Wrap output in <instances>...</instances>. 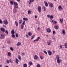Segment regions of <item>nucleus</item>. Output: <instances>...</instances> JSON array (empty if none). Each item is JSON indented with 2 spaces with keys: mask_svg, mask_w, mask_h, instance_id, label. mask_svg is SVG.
I'll use <instances>...</instances> for the list:
<instances>
[{
  "mask_svg": "<svg viewBox=\"0 0 67 67\" xmlns=\"http://www.w3.org/2000/svg\"><path fill=\"white\" fill-rule=\"evenodd\" d=\"M1 31H2V32H6L7 33V34L8 35L9 34L8 31L6 30L5 31V29H4V28L3 27L1 28Z\"/></svg>",
  "mask_w": 67,
  "mask_h": 67,
  "instance_id": "nucleus-1",
  "label": "nucleus"
},
{
  "mask_svg": "<svg viewBox=\"0 0 67 67\" xmlns=\"http://www.w3.org/2000/svg\"><path fill=\"white\" fill-rule=\"evenodd\" d=\"M1 39H3L4 38V34H2L0 36Z\"/></svg>",
  "mask_w": 67,
  "mask_h": 67,
  "instance_id": "nucleus-2",
  "label": "nucleus"
},
{
  "mask_svg": "<svg viewBox=\"0 0 67 67\" xmlns=\"http://www.w3.org/2000/svg\"><path fill=\"white\" fill-rule=\"evenodd\" d=\"M3 23L5 25H7L8 24V22L7 20H4L3 21Z\"/></svg>",
  "mask_w": 67,
  "mask_h": 67,
  "instance_id": "nucleus-3",
  "label": "nucleus"
},
{
  "mask_svg": "<svg viewBox=\"0 0 67 67\" xmlns=\"http://www.w3.org/2000/svg\"><path fill=\"white\" fill-rule=\"evenodd\" d=\"M41 9H42V8L40 6H38V11L39 12H40L41 11Z\"/></svg>",
  "mask_w": 67,
  "mask_h": 67,
  "instance_id": "nucleus-4",
  "label": "nucleus"
},
{
  "mask_svg": "<svg viewBox=\"0 0 67 67\" xmlns=\"http://www.w3.org/2000/svg\"><path fill=\"white\" fill-rule=\"evenodd\" d=\"M17 12V9L16 8H14L13 9V13H16Z\"/></svg>",
  "mask_w": 67,
  "mask_h": 67,
  "instance_id": "nucleus-5",
  "label": "nucleus"
},
{
  "mask_svg": "<svg viewBox=\"0 0 67 67\" xmlns=\"http://www.w3.org/2000/svg\"><path fill=\"white\" fill-rule=\"evenodd\" d=\"M33 2H34V0H30V1H29L28 2L29 4H31Z\"/></svg>",
  "mask_w": 67,
  "mask_h": 67,
  "instance_id": "nucleus-6",
  "label": "nucleus"
},
{
  "mask_svg": "<svg viewBox=\"0 0 67 67\" xmlns=\"http://www.w3.org/2000/svg\"><path fill=\"white\" fill-rule=\"evenodd\" d=\"M49 6L50 8L53 7V4L52 3H50L49 4Z\"/></svg>",
  "mask_w": 67,
  "mask_h": 67,
  "instance_id": "nucleus-7",
  "label": "nucleus"
},
{
  "mask_svg": "<svg viewBox=\"0 0 67 67\" xmlns=\"http://www.w3.org/2000/svg\"><path fill=\"white\" fill-rule=\"evenodd\" d=\"M62 33L63 35H65L66 34V31L65 30L63 29L62 32Z\"/></svg>",
  "mask_w": 67,
  "mask_h": 67,
  "instance_id": "nucleus-8",
  "label": "nucleus"
},
{
  "mask_svg": "<svg viewBox=\"0 0 67 67\" xmlns=\"http://www.w3.org/2000/svg\"><path fill=\"white\" fill-rule=\"evenodd\" d=\"M48 52L49 54V55L50 56H51V55H52V52H51V51H48Z\"/></svg>",
  "mask_w": 67,
  "mask_h": 67,
  "instance_id": "nucleus-9",
  "label": "nucleus"
},
{
  "mask_svg": "<svg viewBox=\"0 0 67 67\" xmlns=\"http://www.w3.org/2000/svg\"><path fill=\"white\" fill-rule=\"evenodd\" d=\"M47 32L48 33H51V29L49 28H47Z\"/></svg>",
  "mask_w": 67,
  "mask_h": 67,
  "instance_id": "nucleus-10",
  "label": "nucleus"
},
{
  "mask_svg": "<svg viewBox=\"0 0 67 67\" xmlns=\"http://www.w3.org/2000/svg\"><path fill=\"white\" fill-rule=\"evenodd\" d=\"M44 2L45 3V5L46 6V7H48V4L47 2H46L45 1H44Z\"/></svg>",
  "mask_w": 67,
  "mask_h": 67,
  "instance_id": "nucleus-11",
  "label": "nucleus"
},
{
  "mask_svg": "<svg viewBox=\"0 0 67 67\" xmlns=\"http://www.w3.org/2000/svg\"><path fill=\"white\" fill-rule=\"evenodd\" d=\"M34 59H37L38 58V56L37 55H35L34 56Z\"/></svg>",
  "mask_w": 67,
  "mask_h": 67,
  "instance_id": "nucleus-12",
  "label": "nucleus"
},
{
  "mask_svg": "<svg viewBox=\"0 0 67 67\" xmlns=\"http://www.w3.org/2000/svg\"><path fill=\"white\" fill-rule=\"evenodd\" d=\"M15 59V63H16L17 64H18L19 62V61L18 59L16 58V59Z\"/></svg>",
  "mask_w": 67,
  "mask_h": 67,
  "instance_id": "nucleus-13",
  "label": "nucleus"
},
{
  "mask_svg": "<svg viewBox=\"0 0 67 67\" xmlns=\"http://www.w3.org/2000/svg\"><path fill=\"white\" fill-rule=\"evenodd\" d=\"M10 3L11 4H12V5H13L14 4V2L13 1H10Z\"/></svg>",
  "mask_w": 67,
  "mask_h": 67,
  "instance_id": "nucleus-14",
  "label": "nucleus"
},
{
  "mask_svg": "<svg viewBox=\"0 0 67 67\" xmlns=\"http://www.w3.org/2000/svg\"><path fill=\"white\" fill-rule=\"evenodd\" d=\"M11 33L12 34H14L15 32H14V30H13L11 31Z\"/></svg>",
  "mask_w": 67,
  "mask_h": 67,
  "instance_id": "nucleus-15",
  "label": "nucleus"
},
{
  "mask_svg": "<svg viewBox=\"0 0 67 67\" xmlns=\"http://www.w3.org/2000/svg\"><path fill=\"white\" fill-rule=\"evenodd\" d=\"M56 58L57 60H58V59H59V56L58 55H57L56 56Z\"/></svg>",
  "mask_w": 67,
  "mask_h": 67,
  "instance_id": "nucleus-16",
  "label": "nucleus"
},
{
  "mask_svg": "<svg viewBox=\"0 0 67 67\" xmlns=\"http://www.w3.org/2000/svg\"><path fill=\"white\" fill-rule=\"evenodd\" d=\"M23 20L25 21H27L28 20V19L27 18H23Z\"/></svg>",
  "mask_w": 67,
  "mask_h": 67,
  "instance_id": "nucleus-17",
  "label": "nucleus"
},
{
  "mask_svg": "<svg viewBox=\"0 0 67 67\" xmlns=\"http://www.w3.org/2000/svg\"><path fill=\"white\" fill-rule=\"evenodd\" d=\"M58 8L59 10H62V6H61L60 5L58 7Z\"/></svg>",
  "mask_w": 67,
  "mask_h": 67,
  "instance_id": "nucleus-18",
  "label": "nucleus"
},
{
  "mask_svg": "<svg viewBox=\"0 0 67 67\" xmlns=\"http://www.w3.org/2000/svg\"><path fill=\"white\" fill-rule=\"evenodd\" d=\"M47 44L48 45H51V42L48 41L47 42Z\"/></svg>",
  "mask_w": 67,
  "mask_h": 67,
  "instance_id": "nucleus-19",
  "label": "nucleus"
},
{
  "mask_svg": "<svg viewBox=\"0 0 67 67\" xmlns=\"http://www.w3.org/2000/svg\"><path fill=\"white\" fill-rule=\"evenodd\" d=\"M21 43L20 42H18V43L16 45L17 46H19V45H21Z\"/></svg>",
  "mask_w": 67,
  "mask_h": 67,
  "instance_id": "nucleus-20",
  "label": "nucleus"
},
{
  "mask_svg": "<svg viewBox=\"0 0 67 67\" xmlns=\"http://www.w3.org/2000/svg\"><path fill=\"white\" fill-rule=\"evenodd\" d=\"M63 46H65V48H67V43H65V45H63Z\"/></svg>",
  "mask_w": 67,
  "mask_h": 67,
  "instance_id": "nucleus-21",
  "label": "nucleus"
},
{
  "mask_svg": "<svg viewBox=\"0 0 67 67\" xmlns=\"http://www.w3.org/2000/svg\"><path fill=\"white\" fill-rule=\"evenodd\" d=\"M61 61V60H60L59 59L58 60H57V62L59 64V63H60V62Z\"/></svg>",
  "mask_w": 67,
  "mask_h": 67,
  "instance_id": "nucleus-22",
  "label": "nucleus"
},
{
  "mask_svg": "<svg viewBox=\"0 0 67 67\" xmlns=\"http://www.w3.org/2000/svg\"><path fill=\"white\" fill-rule=\"evenodd\" d=\"M23 27H24V25H21V29L22 30L23 29Z\"/></svg>",
  "mask_w": 67,
  "mask_h": 67,
  "instance_id": "nucleus-23",
  "label": "nucleus"
},
{
  "mask_svg": "<svg viewBox=\"0 0 67 67\" xmlns=\"http://www.w3.org/2000/svg\"><path fill=\"white\" fill-rule=\"evenodd\" d=\"M21 56L20 55H18V59L20 60H21Z\"/></svg>",
  "mask_w": 67,
  "mask_h": 67,
  "instance_id": "nucleus-24",
  "label": "nucleus"
},
{
  "mask_svg": "<svg viewBox=\"0 0 67 67\" xmlns=\"http://www.w3.org/2000/svg\"><path fill=\"white\" fill-rule=\"evenodd\" d=\"M22 20H19V24H21L22 23Z\"/></svg>",
  "mask_w": 67,
  "mask_h": 67,
  "instance_id": "nucleus-25",
  "label": "nucleus"
},
{
  "mask_svg": "<svg viewBox=\"0 0 67 67\" xmlns=\"http://www.w3.org/2000/svg\"><path fill=\"white\" fill-rule=\"evenodd\" d=\"M14 4L15 5H18V3L16 2H14Z\"/></svg>",
  "mask_w": 67,
  "mask_h": 67,
  "instance_id": "nucleus-26",
  "label": "nucleus"
},
{
  "mask_svg": "<svg viewBox=\"0 0 67 67\" xmlns=\"http://www.w3.org/2000/svg\"><path fill=\"white\" fill-rule=\"evenodd\" d=\"M8 55L9 56H11V53L10 52H9L8 53Z\"/></svg>",
  "mask_w": 67,
  "mask_h": 67,
  "instance_id": "nucleus-27",
  "label": "nucleus"
},
{
  "mask_svg": "<svg viewBox=\"0 0 67 67\" xmlns=\"http://www.w3.org/2000/svg\"><path fill=\"white\" fill-rule=\"evenodd\" d=\"M52 22H53L54 23H55V24H56V23H57V21H55L54 20H52Z\"/></svg>",
  "mask_w": 67,
  "mask_h": 67,
  "instance_id": "nucleus-28",
  "label": "nucleus"
},
{
  "mask_svg": "<svg viewBox=\"0 0 67 67\" xmlns=\"http://www.w3.org/2000/svg\"><path fill=\"white\" fill-rule=\"evenodd\" d=\"M23 67H27V64H25L23 65Z\"/></svg>",
  "mask_w": 67,
  "mask_h": 67,
  "instance_id": "nucleus-29",
  "label": "nucleus"
},
{
  "mask_svg": "<svg viewBox=\"0 0 67 67\" xmlns=\"http://www.w3.org/2000/svg\"><path fill=\"white\" fill-rule=\"evenodd\" d=\"M14 7L15 9H18L19 8L18 7V5H15L14 6Z\"/></svg>",
  "mask_w": 67,
  "mask_h": 67,
  "instance_id": "nucleus-30",
  "label": "nucleus"
},
{
  "mask_svg": "<svg viewBox=\"0 0 67 67\" xmlns=\"http://www.w3.org/2000/svg\"><path fill=\"white\" fill-rule=\"evenodd\" d=\"M28 35L29 36H32V33L31 32H29L28 33Z\"/></svg>",
  "mask_w": 67,
  "mask_h": 67,
  "instance_id": "nucleus-31",
  "label": "nucleus"
},
{
  "mask_svg": "<svg viewBox=\"0 0 67 67\" xmlns=\"http://www.w3.org/2000/svg\"><path fill=\"white\" fill-rule=\"evenodd\" d=\"M55 28L57 30V29H58V26H55Z\"/></svg>",
  "mask_w": 67,
  "mask_h": 67,
  "instance_id": "nucleus-32",
  "label": "nucleus"
},
{
  "mask_svg": "<svg viewBox=\"0 0 67 67\" xmlns=\"http://www.w3.org/2000/svg\"><path fill=\"white\" fill-rule=\"evenodd\" d=\"M29 64L30 65H32V64H33V63H32V62H29Z\"/></svg>",
  "mask_w": 67,
  "mask_h": 67,
  "instance_id": "nucleus-33",
  "label": "nucleus"
},
{
  "mask_svg": "<svg viewBox=\"0 0 67 67\" xmlns=\"http://www.w3.org/2000/svg\"><path fill=\"white\" fill-rule=\"evenodd\" d=\"M53 15H51V16L50 17V19H53Z\"/></svg>",
  "mask_w": 67,
  "mask_h": 67,
  "instance_id": "nucleus-34",
  "label": "nucleus"
},
{
  "mask_svg": "<svg viewBox=\"0 0 67 67\" xmlns=\"http://www.w3.org/2000/svg\"><path fill=\"white\" fill-rule=\"evenodd\" d=\"M10 49L12 51H13V50H14V49L12 47H11L10 48Z\"/></svg>",
  "mask_w": 67,
  "mask_h": 67,
  "instance_id": "nucleus-35",
  "label": "nucleus"
},
{
  "mask_svg": "<svg viewBox=\"0 0 67 67\" xmlns=\"http://www.w3.org/2000/svg\"><path fill=\"white\" fill-rule=\"evenodd\" d=\"M43 10L44 11H46V8L44 6H43Z\"/></svg>",
  "mask_w": 67,
  "mask_h": 67,
  "instance_id": "nucleus-36",
  "label": "nucleus"
},
{
  "mask_svg": "<svg viewBox=\"0 0 67 67\" xmlns=\"http://www.w3.org/2000/svg\"><path fill=\"white\" fill-rule=\"evenodd\" d=\"M14 34H12V37L13 38H14V37H15V35H14Z\"/></svg>",
  "mask_w": 67,
  "mask_h": 67,
  "instance_id": "nucleus-37",
  "label": "nucleus"
},
{
  "mask_svg": "<svg viewBox=\"0 0 67 67\" xmlns=\"http://www.w3.org/2000/svg\"><path fill=\"white\" fill-rule=\"evenodd\" d=\"M43 52L45 53V54H46V55H47V52H46V51H44Z\"/></svg>",
  "mask_w": 67,
  "mask_h": 67,
  "instance_id": "nucleus-38",
  "label": "nucleus"
},
{
  "mask_svg": "<svg viewBox=\"0 0 67 67\" xmlns=\"http://www.w3.org/2000/svg\"><path fill=\"white\" fill-rule=\"evenodd\" d=\"M37 67H41V65H40V64H38L37 65Z\"/></svg>",
  "mask_w": 67,
  "mask_h": 67,
  "instance_id": "nucleus-39",
  "label": "nucleus"
},
{
  "mask_svg": "<svg viewBox=\"0 0 67 67\" xmlns=\"http://www.w3.org/2000/svg\"><path fill=\"white\" fill-rule=\"evenodd\" d=\"M25 21L24 20V21L22 25H25Z\"/></svg>",
  "mask_w": 67,
  "mask_h": 67,
  "instance_id": "nucleus-40",
  "label": "nucleus"
},
{
  "mask_svg": "<svg viewBox=\"0 0 67 67\" xmlns=\"http://www.w3.org/2000/svg\"><path fill=\"white\" fill-rule=\"evenodd\" d=\"M15 23L16 26H18V23L17 22L15 21Z\"/></svg>",
  "mask_w": 67,
  "mask_h": 67,
  "instance_id": "nucleus-41",
  "label": "nucleus"
},
{
  "mask_svg": "<svg viewBox=\"0 0 67 67\" xmlns=\"http://www.w3.org/2000/svg\"><path fill=\"white\" fill-rule=\"evenodd\" d=\"M40 58L41 59H43L44 58V57H42L41 56H40Z\"/></svg>",
  "mask_w": 67,
  "mask_h": 67,
  "instance_id": "nucleus-42",
  "label": "nucleus"
},
{
  "mask_svg": "<svg viewBox=\"0 0 67 67\" xmlns=\"http://www.w3.org/2000/svg\"><path fill=\"white\" fill-rule=\"evenodd\" d=\"M40 39V37H38L37 39H36L37 41H38L39 40V39Z\"/></svg>",
  "mask_w": 67,
  "mask_h": 67,
  "instance_id": "nucleus-43",
  "label": "nucleus"
},
{
  "mask_svg": "<svg viewBox=\"0 0 67 67\" xmlns=\"http://www.w3.org/2000/svg\"><path fill=\"white\" fill-rule=\"evenodd\" d=\"M60 22L62 23L63 21V19H60Z\"/></svg>",
  "mask_w": 67,
  "mask_h": 67,
  "instance_id": "nucleus-44",
  "label": "nucleus"
},
{
  "mask_svg": "<svg viewBox=\"0 0 67 67\" xmlns=\"http://www.w3.org/2000/svg\"><path fill=\"white\" fill-rule=\"evenodd\" d=\"M15 36L16 37H19V35H18V34H16Z\"/></svg>",
  "mask_w": 67,
  "mask_h": 67,
  "instance_id": "nucleus-45",
  "label": "nucleus"
},
{
  "mask_svg": "<svg viewBox=\"0 0 67 67\" xmlns=\"http://www.w3.org/2000/svg\"><path fill=\"white\" fill-rule=\"evenodd\" d=\"M35 37V35H34L33 36H32V38H31V40H32V39H33Z\"/></svg>",
  "mask_w": 67,
  "mask_h": 67,
  "instance_id": "nucleus-46",
  "label": "nucleus"
},
{
  "mask_svg": "<svg viewBox=\"0 0 67 67\" xmlns=\"http://www.w3.org/2000/svg\"><path fill=\"white\" fill-rule=\"evenodd\" d=\"M31 13V11H30V10L28 11V14H30V13Z\"/></svg>",
  "mask_w": 67,
  "mask_h": 67,
  "instance_id": "nucleus-47",
  "label": "nucleus"
},
{
  "mask_svg": "<svg viewBox=\"0 0 67 67\" xmlns=\"http://www.w3.org/2000/svg\"><path fill=\"white\" fill-rule=\"evenodd\" d=\"M0 23H1V24L2 23V20L1 19H0Z\"/></svg>",
  "mask_w": 67,
  "mask_h": 67,
  "instance_id": "nucleus-48",
  "label": "nucleus"
},
{
  "mask_svg": "<svg viewBox=\"0 0 67 67\" xmlns=\"http://www.w3.org/2000/svg\"><path fill=\"white\" fill-rule=\"evenodd\" d=\"M7 63L8 64L9 63V60H7Z\"/></svg>",
  "mask_w": 67,
  "mask_h": 67,
  "instance_id": "nucleus-49",
  "label": "nucleus"
},
{
  "mask_svg": "<svg viewBox=\"0 0 67 67\" xmlns=\"http://www.w3.org/2000/svg\"><path fill=\"white\" fill-rule=\"evenodd\" d=\"M47 16L48 18H50V15H47Z\"/></svg>",
  "mask_w": 67,
  "mask_h": 67,
  "instance_id": "nucleus-50",
  "label": "nucleus"
},
{
  "mask_svg": "<svg viewBox=\"0 0 67 67\" xmlns=\"http://www.w3.org/2000/svg\"><path fill=\"white\" fill-rule=\"evenodd\" d=\"M7 43H8V44H10V41H8Z\"/></svg>",
  "mask_w": 67,
  "mask_h": 67,
  "instance_id": "nucleus-51",
  "label": "nucleus"
},
{
  "mask_svg": "<svg viewBox=\"0 0 67 67\" xmlns=\"http://www.w3.org/2000/svg\"><path fill=\"white\" fill-rule=\"evenodd\" d=\"M60 48H62V45H60Z\"/></svg>",
  "mask_w": 67,
  "mask_h": 67,
  "instance_id": "nucleus-52",
  "label": "nucleus"
},
{
  "mask_svg": "<svg viewBox=\"0 0 67 67\" xmlns=\"http://www.w3.org/2000/svg\"><path fill=\"white\" fill-rule=\"evenodd\" d=\"M26 37H27V38H28V37H29V36H28V35L27 34L26 35Z\"/></svg>",
  "mask_w": 67,
  "mask_h": 67,
  "instance_id": "nucleus-53",
  "label": "nucleus"
},
{
  "mask_svg": "<svg viewBox=\"0 0 67 67\" xmlns=\"http://www.w3.org/2000/svg\"><path fill=\"white\" fill-rule=\"evenodd\" d=\"M36 41L37 42V39H35L34 41V42H36Z\"/></svg>",
  "mask_w": 67,
  "mask_h": 67,
  "instance_id": "nucleus-54",
  "label": "nucleus"
},
{
  "mask_svg": "<svg viewBox=\"0 0 67 67\" xmlns=\"http://www.w3.org/2000/svg\"><path fill=\"white\" fill-rule=\"evenodd\" d=\"M40 27H38V28L37 29V30H38V31H39V30H40Z\"/></svg>",
  "mask_w": 67,
  "mask_h": 67,
  "instance_id": "nucleus-55",
  "label": "nucleus"
},
{
  "mask_svg": "<svg viewBox=\"0 0 67 67\" xmlns=\"http://www.w3.org/2000/svg\"><path fill=\"white\" fill-rule=\"evenodd\" d=\"M55 31H53V34H55Z\"/></svg>",
  "mask_w": 67,
  "mask_h": 67,
  "instance_id": "nucleus-56",
  "label": "nucleus"
},
{
  "mask_svg": "<svg viewBox=\"0 0 67 67\" xmlns=\"http://www.w3.org/2000/svg\"><path fill=\"white\" fill-rule=\"evenodd\" d=\"M35 18H37V16H36V15H35Z\"/></svg>",
  "mask_w": 67,
  "mask_h": 67,
  "instance_id": "nucleus-57",
  "label": "nucleus"
},
{
  "mask_svg": "<svg viewBox=\"0 0 67 67\" xmlns=\"http://www.w3.org/2000/svg\"><path fill=\"white\" fill-rule=\"evenodd\" d=\"M9 61L11 63H12V62L11 61V60L10 59Z\"/></svg>",
  "mask_w": 67,
  "mask_h": 67,
  "instance_id": "nucleus-58",
  "label": "nucleus"
},
{
  "mask_svg": "<svg viewBox=\"0 0 67 67\" xmlns=\"http://www.w3.org/2000/svg\"><path fill=\"white\" fill-rule=\"evenodd\" d=\"M4 27H6V26L5 25H4Z\"/></svg>",
  "mask_w": 67,
  "mask_h": 67,
  "instance_id": "nucleus-59",
  "label": "nucleus"
},
{
  "mask_svg": "<svg viewBox=\"0 0 67 67\" xmlns=\"http://www.w3.org/2000/svg\"><path fill=\"white\" fill-rule=\"evenodd\" d=\"M17 1H18V2H20V0H16Z\"/></svg>",
  "mask_w": 67,
  "mask_h": 67,
  "instance_id": "nucleus-60",
  "label": "nucleus"
},
{
  "mask_svg": "<svg viewBox=\"0 0 67 67\" xmlns=\"http://www.w3.org/2000/svg\"><path fill=\"white\" fill-rule=\"evenodd\" d=\"M2 65H0V67H2Z\"/></svg>",
  "mask_w": 67,
  "mask_h": 67,
  "instance_id": "nucleus-61",
  "label": "nucleus"
},
{
  "mask_svg": "<svg viewBox=\"0 0 67 67\" xmlns=\"http://www.w3.org/2000/svg\"><path fill=\"white\" fill-rule=\"evenodd\" d=\"M23 55H24V53H23Z\"/></svg>",
  "mask_w": 67,
  "mask_h": 67,
  "instance_id": "nucleus-62",
  "label": "nucleus"
},
{
  "mask_svg": "<svg viewBox=\"0 0 67 67\" xmlns=\"http://www.w3.org/2000/svg\"><path fill=\"white\" fill-rule=\"evenodd\" d=\"M46 36H47V37H48V35H47Z\"/></svg>",
  "mask_w": 67,
  "mask_h": 67,
  "instance_id": "nucleus-63",
  "label": "nucleus"
},
{
  "mask_svg": "<svg viewBox=\"0 0 67 67\" xmlns=\"http://www.w3.org/2000/svg\"><path fill=\"white\" fill-rule=\"evenodd\" d=\"M54 1H56V0H54Z\"/></svg>",
  "mask_w": 67,
  "mask_h": 67,
  "instance_id": "nucleus-64",
  "label": "nucleus"
}]
</instances>
